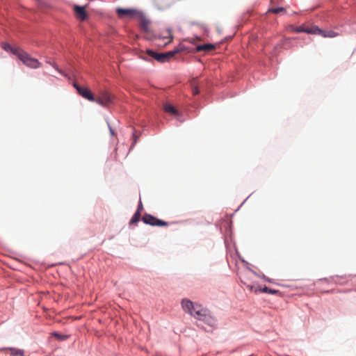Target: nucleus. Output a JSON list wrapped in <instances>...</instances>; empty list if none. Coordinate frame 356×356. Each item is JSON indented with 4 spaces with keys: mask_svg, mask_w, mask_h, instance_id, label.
<instances>
[{
    "mask_svg": "<svg viewBox=\"0 0 356 356\" xmlns=\"http://www.w3.org/2000/svg\"><path fill=\"white\" fill-rule=\"evenodd\" d=\"M260 276L257 274L252 268H245L241 273V281L247 288L254 293L259 292L268 293L269 288L266 286H262L259 284L258 279Z\"/></svg>",
    "mask_w": 356,
    "mask_h": 356,
    "instance_id": "nucleus-1",
    "label": "nucleus"
},
{
    "mask_svg": "<svg viewBox=\"0 0 356 356\" xmlns=\"http://www.w3.org/2000/svg\"><path fill=\"white\" fill-rule=\"evenodd\" d=\"M181 306L186 312L198 320L204 321L208 315V311L205 308L200 305L194 304L189 300L184 299Z\"/></svg>",
    "mask_w": 356,
    "mask_h": 356,
    "instance_id": "nucleus-2",
    "label": "nucleus"
},
{
    "mask_svg": "<svg viewBox=\"0 0 356 356\" xmlns=\"http://www.w3.org/2000/svg\"><path fill=\"white\" fill-rule=\"evenodd\" d=\"M183 51L181 48H176L172 51H170L165 53L158 54L152 50H147V54L160 63H164L170 60L175 54Z\"/></svg>",
    "mask_w": 356,
    "mask_h": 356,
    "instance_id": "nucleus-3",
    "label": "nucleus"
},
{
    "mask_svg": "<svg viewBox=\"0 0 356 356\" xmlns=\"http://www.w3.org/2000/svg\"><path fill=\"white\" fill-rule=\"evenodd\" d=\"M113 96L106 91H102L95 97V102L104 107L109 106L113 102Z\"/></svg>",
    "mask_w": 356,
    "mask_h": 356,
    "instance_id": "nucleus-4",
    "label": "nucleus"
},
{
    "mask_svg": "<svg viewBox=\"0 0 356 356\" xmlns=\"http://www.w3.org/2000/svg\"><path fill=\"white\" fill-rule=\"evenodd\" d=\"M142 220L143 221L144 223L152 226L165 227L168 225V222L158 219L157 218L148 213H145L143 216Z\"/></svg>",
    "mask_w": 356,
    "mask_h": 356,
    "instance_id": "nucleus-5",
    "label": "nucleus"
},
{
    "mask_svg": "<svg viewBox=\"0 0 356 356\" xmlns=\"http://www.w3.org/2000/svg\"><path fill=\"white\" fill-rule=\"evenodd\" d=\"M116 13L120 17H128L129 18H137L140 15V10L133 8H118Z\"/></svg>",
    "mask_w": 356,
    "mask_h": 356,
    "instance_id": "nucleus-6",
    "label": "nucleus"
},
{
    "mask_svg": "<svg viewBox=\"0 0 356 356\" xmlns=\"http://www.w3.org/2000/svg\"><path fill=\"white\" fill-rule=\"evenodd\" d=\"M73 86L76 88L78 94L82 97L88 99V101L95 102V97L89 88L81 87L76 82L73 83Z\"/></svg>",
    "mask_w": 356,
    "mask_h": 356,
    "instance_id": "nucleus-7",
    "label": "nucleus"
},
{
    "mask_svg": "<svg viewBox=\"0 0 356 356\" xmlns=\"http://www.w3.org/2000/svg\"><path fill=\"white\" fill-rule=\"evenodd\" d=\"M136 19L139 21V26L141 30L147 33L150 31L151 22L143 12L140 11V15H138Z\"/></svg>",
    "mask_w": 356,
    "mask_h": 356,
    "instance_id": "nucleus-8",
    "label": "nucleus"
},
{
    "mask_svg": "<svg viewBox=\"0 0 356 356\" xmlns=\"http://www.w3.org/2000/svg\"><path fill=\"white\" fill-rule=\"evenodd\" d=\"M3 50L7 52H10L13 55L15 56L20 60H22V54L19 48L13 46L8 43H3L1 45Z\"/></svg>",
    "mask_w": 356,
    "mask_h": 356,
    "instance_id": "nucleus-9",
    "label": "nucleus"
},
{
    "mask_svg": "<svg viewBox=\"0 0 356 356\" xmlns=\"http://www.w3.org/2000/svg\"><path fill=\"white\" fill-rule=\"evenodd\" d=\"M24 65L31 68H38L40 66V63L37 59L24 52Z\"/></svg>",
    "mask_w": 356,
    "mask_h": 356,
    "instance_id": "nucleus-10",
    "label": "nucleus"
},
{
    "mask_svg": "<svg viewBox=\"0 0 356 356\" xmlns=\"http://www.w3.org/2000/svg\"><path fill=\"white\" fill-rule=\"evenodd\" d=\"M74 11L76 18L80 21H83L87 18V14L83 7L75 6L74 7Z\"/></svg>",
    "mask_w": 356,
    "mask_h": 356,
    "instance_id": "nucleus-11",
    "label": "nucleus"
},
{
    "mask_svg": "<svg viewBox=\"0 0 356 356\" xmlns=\"http://www.w3.org/2000/svg\"><path fill=\"white\" fill-rule=\"evenodd\" d=\"M215 49V46L212 44H204L196 47V51H209Z\"/></svg>",
    "mask_w": 356,
    "mask_h": 356,
    "instance_id": "nucleus-12",
    "label": "nucleus"
},
{
    "mask_svg": "<svg viewBox=\"0 0 356 356\" xmlns=\"http://www.w3.org/2000/svg\"><path fill=\"white\" fill-rule=\"evenodd\" d=\"M163 109H164V111L165 112H167L168 113H170V114H172L173 115H179L178 111L172 105H171L169 103H165L163 105Z\"/></svg>",
    "mask_w": 356,
    "mask_h": 356,
    "instance_id": "nucleus-13",
    "label": "nucleus"
},
{
    "mask_svg": "<svg viewBox=\"0 0 356 356\" xmlns=\"http://www.w3.org/2000/svg\"><path fill=\"white\" fill-rule=\"evenodd\" d=\"M306 33L309 34L321 35L322 33H323V29H319L317 26H313L310 29H307Z\"/></svg>",
    "mask_w": 356,
    "mask_h": 356,
    "instance_id": "nucleus-14",
    "label": "nucleus"
},
{
    "mask_svg": "<svg viewBox=\"0 0 356 356\" xmlns=\"http://www.w3.org/2000/svg\"><path fill=\"white\" fill-rule=\"evenodd\" d=\"M6 353H9L10 355L16 356V355H22V352L20 350L9 348L3 349Z\"/></svg>",
    "mask_w": 356,
    "mask_h": 356,
    "instance_id": "nucleus-15",
    "label": "nucleus"
},
{
    "mask_svg": "<svg viewBox=\"0 0 356 356\" xmlns=\"http://www.w3.org/2000/svg\"><path fill=\"white\" fill-rule=\"evenodd\" d=\"M339 35V34L332 30H323V33L321 36L323 38H334Z\"/></svg>",
    "mask_w": 356,
    "mask_h": 356,
    "instance_id": "nucleus-16",
    "label": "nucleus"
},
{
    "mask_svg": "<svg viewBox=\"0 0 356 356\" xmlns=\"http://www.w3.org/2000/svg\"><path fill=\"white\" fill-rule=\"evenodd\" d=\"M140 216H141L140 211H136L135 212V213L134 214V216H132L129 223L135 224V223L138 222L140 220Z\"/></svg>",
    "mask_w": 356,
    "mask_h": 356,
    "instance_id": "nucleus-17",
    "label": "nucleus"
},
{
    "mask_svg": "<svg viewBox=\"0 0 356 356\" xmlns=\"http://www.w3.org/2000/svg\"><path fill=\"white\" fill-rule=\"evenodd\" d=\"M289 30L295 33H306L307 29H305L302 26L295 27L293 26H290L289 27Z\"/></svg>",
    "mask_w": 356,
    "mask_h": 356,
    "instance_id": "nucleus-18",
    "label": "nucleus"
},
{
    "mask_svg": "<svg viewBox=\"0 0 356 356\" xmlns=\"http://www.w3.org/2000/svg\"><path fill=\"white\" fill-rule=\"evenodd\" d=\"M191 87H192V92L193 95H196L199 94L200 90L197 86V84L196 83V81L193 80L191 83Z\"/></svg>",
    "mask_w": 356,
    "mask_h": 356,
    "instance_id": "nucleus-19",
    "label": "nucleus"
},
{
    "mask_svg": "<svg viewBox=\"0 0 356 356\" xmlns=\"http://www.w3.org/2000/svg\"><path fill=\"white\" fill-rule=\"evenodd\" d=\"M268 12L273 13H275V14H277V13H284L285 12V9L284 8H282V7L275 8L269 9Z\"/></svg>",
    "mask_w": 356,
    "mask_h": 356,
    "instance_id": "nucleus-20",
    "label": "nucleus"
},
{
    "mask_svg": "<svg viewBox=\"0 0 356 356\" xmlns=\"http://www.w3.org/2000/svg\"><path fill=\"white\" fill-rule=\"evenodd\" d=\"M52 336L54 337L55 338L59 339V340H65V339H67L68 338L67 335L60 334H58L57 332H53L52 333Z\"/></svg>",
    "mask_w": 356,
    "mask_h": 356,
    "instance_id": "nucleus-21",
    "label": "nucleus"
},
{
    "mask_svg": "<svg viewBox=\"0 0 356 356\" xmlns=\"http://www.w3.org/2000/svg\"><path fill=\"white\" fill-rule=\"evenodd\" d=\"M52 66L61 74L64 75L65 76H67V74H65V73H63V72L60 70L58 66L56 65V64H52Z\"/></svg>",
    "mask_w": 356,
    "mask_h": 356,
    "instance_id": "nucleus-22",
    "label": "nucleus"
},
{
    "mask_svg": "<svg viewBox=\"0 0 356 356\" xmlns=\"http://www.w3.org/2000/svg\"><path fill=\"white\" fill-rule=\"evenodd\" d=\"M268 293L275 295L280 293V292L277 290L269 289Z\"/></svg>",
    "mask_w": 356,
    "mask_h": 356,
    "instance_id": "nucleus-23",
    "label": "nucleus"
},
{
    "mask_svg": "<svg viewBox=\"0 0 356 356\" xmlns=\"http://www.w3.org/2000/svg\"><path fill=\"white\" fill-rule=\"evenodd\" d=\"M142 209H143V205H142L141 202H140L136 211H141Z\"/></svg>",
    "mask_w": 356,
    "mask_h": 356,
    "instance_id": "nucleus-24",
    "label": "nucleus"
},
{
    "mask_svg": "<svg viewBox=\"0 0 356 356\" xmlns=\"http://www.w3.org/2000/svg\"><path fill=\"white\" fill-rule=\"evenodd\" d=\"M289 38H285L282 41V43L280 44V45H283L286 41L289 40Z\"/></svg>",
    "mask_w": 356,
    "mask_h": 356,
    "instance_id": "nucleus-25",
    "label": "nucleus"
},
{
    "mask_svg": "<svg viewBox=\"0 0 356 356\" xmlns=\"http://www.w3.org/2000/svg\"><path fill=\"white\" fill-rule=\"evenodd\" d=\"M262 277H263L264 279H266L267 281L270 282V280L266 279V276H265L264 275H262Z\"/></svg>",
    "mask_w": 356,
    "mask_h": 356,
    "instance_id": "nucleus-26",
    "label": "nucleus"
},
{
    "mask_svg": "<svg viewBox=\"0 0 356 356\" xmlns=\"http://www.w3.org/2000/svg\"><path fill=\"white\" fill-rule=\"evenodd\" d=\"M172 37H170V40L168 41V43L171 42H172Z\"/></svg>",
    "mask_w": 356,
    "mask_h": 356,
    "instance_id": "nucleus-27",
    "label": "nucleus"
}]
</instances>
